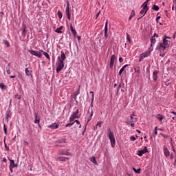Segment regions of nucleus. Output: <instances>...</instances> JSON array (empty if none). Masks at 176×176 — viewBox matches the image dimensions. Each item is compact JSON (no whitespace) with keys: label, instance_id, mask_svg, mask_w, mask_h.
<instances>
[{"label":"nucleus","instance_id":"obj_60","mask_svg":"<svg viewBox=\"0 0 176 176\" xmlns=\"http://www.w3.org/2000/svg\"><path fill=\"white\" fill-rule=\"evenodd\" d=\"M3 162H4V163H6V162H8V160H6V157L3 158Z\"/></svg>","mask_w":176,"mask_h":176},{"label":"nucleus","instance_id":"obj_28","mask_svg":"<svg viewBox=\"0 0 176 176\" xmlns=\"http://www.w3.org/2000/svg\"><path fill=\"white\" fill-rule=\"evenodd\" d=\"M3 43H4V45H6L7 47H10V43L8 40H3Z\"/></svg>","mask_w":176,"mask_h":176},{"label":"nucleus","instance_id":"obj_30","mask_svg":"<svg viewBox=\"0 0 176 176\" xmlns=\"http://www.w3.org/2000/svg\"><path fill=\"white\" fill-rule=\"evenodd\" d=\"M133 170L136 174H141V168L135 169V168L133 167Z\"/></svg>","mask_w":176,"mask_h":176},{"label":"nucleus","instance_id":"obj_48","mask_svg":"<svg viewBox=\"0 0 176 176\" xmlns=\"http://www.w3.org/2000/svg\"><path fill=\"white\" fill-rule=\"evenodd\" d=\"M4 146H5L6 149H7V151H9V146H8V145H6V142H5V140H4Z\"/></svg>","mask_w":176,"mask_h":176},{"label":"nucleus","instance_id":"obj_22","mask_svg":"<svg viewBox=\"0 0 176 176\" xmlns=\"http://www.w3.org/2000/svg\"><path fill=\"white\" fill-rule=\"evenodd\" d=\"M40 52L43 53V54L46 57V58H47V60H50V56H49V54H47V52L43 50H40Z\"/></svg>","mask_w":176,"mask_h":176},{"label":"nucleus","instance_id":"obj_35","mask_svg":"<svg viewBox=\"0 0 176 176\" xmlns=\"http://www.w3.org/2000/svg\"><path fill=\"white\" fill-rule=\"evenodd\" d=\"M3 130H4V134L6 135H8V128H6V125L3 124Z\"/></svg>","mask_w":176,"mask_h":176},{"label":"nucleus","instance_id":"obj_15","mask_svg":"<svg viewBox=\"0 0 176 176\" xmlns=\"http://www.w3.org/2000/svg\"><path fill=\"white\" fill-rule=\"evenodd\" d=\"M159 74V71L155 70L154 72L153 73V79L156 82L157 80V75Z\"/></svg>","mask_w":176,"mask_h":176},{"label":"nucleus","instance_id":"obj_44","mask_svg":"<svg viewBox=\"0 0 176 176\" xmlns=\"http://www.w3.org/2000/svg\"><path fill=\"white\" fill-rule=\"evenodd\" d=\"M153 50V47L151 46L150 47L148 48L147 52H149V54H151V52Z\"/></svg>","mask_w":176,"mask_h":176},{"label":"nucleus","instance_id":"obj_57","mask_svg":"<svg viewBox=\"0 0 176 176\" xmlns=\"http://www.w3.org/2000/svg\"><path fill=\"white\" fill-rule=\"evenodd\" d=\"M153 36V38H155V36H156V38H159V34L155 33L154 36Z\"/></svg>","mask_w":176,"mask_h":176},{"label":"nucleus","instance_id":"obj_50","mask_svg":"<svg viewBox=\"0 0 176 176\" xmlns=\"http://www.w3.org/2000/svg\"><path fill=\"white\" fill-rule=\"evenodd\" d=\"M73 123H76V124H80V122H79V120H74V122H73Z\"/></svg>","mask_w":176,"mask_h":176},{"label":"nucleus","instance_id":"obj_7","mask_svg":"<svg viewBox=\"0 0 176 176\" xmlns=\"http://www.w3.org/2000/svg\"><path fill=\"white\" fill-rule=\"evenodd\" d=\"M65 14L68 20H71V14L69 13V1L67 2V7L65 9Z\"/></svg>","mask_w":176,"mask_h":176},{"label":"nucleus","instance_id":"obj_16","mask_svg":"<svg viewBox=\"0 0 176 176\" xmlns=\"http://www.w3.org/2000/svg\"><path fill=\"white\" fill-rule=\"evenodd\" d=\"M48 129H52L53 130L58 129V124H57L56 123H53L50 125H48Z\"/></svg>","mask_w":176,"mask_h":176},{"label":"nucleus","instance_id":"obj_17","mask_svg":"<svg viewBox=\"0 0 176 176\" xmlns=\"http://www.w3.org/2000/svg\"><path fill=\"white\" fill-rule=\"evenodd\" d=\"M142 55V58H146V57H149L151 56V54L149 52L146 51L145 52L141 54Z\"/></svg>","mask_w":176,"mask_h":176},{"label":"nucleus","instance_id":"obj_2","mask_svg":"<svg viewBox=\"0 0 176 176\" xmlns=\"http://www.w3.org/2000/svg\"><path fill=\"white\" fill-rule=\"evenodd\" d=\"M107 135L110 140L111 145L112 148H115V144H116V140H115V135H113V132L111 131V128L108 129Z\"/></svg>","mask_w":176,"mask_h":176},{"label":"nucleus","instance_id":"obj_53","mask_svg":"<svg viewBox=\"0 0 176 176\" xmlns=\"http://www.w3.org/2000/svg\"><path fill=\"white\" fill-rule=\"evenodd\" d=\"M124 72V70H123L122 69H120V72H119L120 76V75H122V74H123Z\"/></svg>","mask_w":176,"mask_h":176},{"label":"nucleus","instance_id":"obj_23","mask_svg":"<svg viewBox=\"0 0 176 176\" xmlns=\"http://www.w3.org/2000/svg\"><path fill=\"white\" fill-rule=\"evenodd\" d=\"M25 74L27 75V76H31V78H32V74H31L32 72H30L28 68H26L25 69Z\"/></svg>","mask_w":176,"mask_h":176},{"label":"nucleus","instance_id":"obj_27","mask_svg":"<svg viewBox=\"0 0 176 176\" xmlns=\"http://www.w3.org/2000/svg\"><path fill=\"white\" fill-rule=\"evenodd\" d=\"M162 43L165 45L167 47H168V40L166 39V38H163V42Z\"/></svg>","mask_w":176,"mask_h":176},{"label":"nucleus","instance_id":"obj_61","mask_svg":"<svg viewBox=\"0 0 176 176\" xmlns=\"http://www.w3.org/2000/svg\"><path fill=\"white\" fill-rule=\"evenodd\" d=\"M7 74H8V75H10V69H8L7 70Z\"/></svg>","mask_w":176,"mask_h":176},{"label":"nucleus","instance_id":"obj_42","mask_svg":"<svg viewBox=\"0 0 176 176\" xmlns=\"http://www.w3.org/2000/svg\"><path fill=\"white\" fill-rule=\"evenodd\" d=\"M74 122H70L65 125V127H71V126H74Z\"/></svg>","mask_w":176,"mask_h":176},{"label":"nucleus","instance_id":"obj_40","mask_svg":"<svg viewBox=\"0 0 176 176\" xmlns=\"http://www.w3.org/2000/svg\"><path fill=\"white\" fill-rule=\"evenodd\" d=\"M0 87L2 90H5L6 89V85H3V83H0Z\"/></svg>","mask_w":176,"mask_h":176},{"label":"nucleus","instance_id":"obj_39","mask_svg":"<svg viewBox=\"0 0 176 176\" xmlns=\"http://www.w3.org/2000/svg\"><path fill=\"white\" fill-rule=\"evenodd\" d=\"M58 16L60 19H63V12H61V11H60V10L58 11Z\"/></svg>","mask_w":176,"mask_h":176},{"label":"nucleus","instance_id":"obj_19","mask_svg":"<svg viewBox=\"0 0 176 176\" xmlns=\"http://www.w3.org/2000/svg\"><path fill=\"white\" fill-rule=\"evenodd\" d=\"M66 160H69V158L65 157H58L56 158V160H59V162H65Z\"/></svg>","mask_w":176,"mask_h":176},{"label":"nucleus","instance_id":"obj_45","mask_svg":"<svg viewBox=\"0 0 176 176\" xmlns=\"http://www.w3.org/2000/svg\"><path fill=\"white\" fill-rule=\"evenodd\" d=\"M25 32H27V28L25 25L24 28H23V30L22 32V34H25Z\"/></svg>","mask_w":176,"mask_h":176},{"label":"nucleus","instance_id":"obj_37","mask_svg":"<svg viewBox=\"0 0 176 176\" xmlns=\"http://www.w3.org/2000/svg\"><path fill=\"white\" fill-rule=\"evenodd\" d=\"M143 8H144V9H149V8L148 7V1H146L144 3H143Z\"/></svg>","mask_w":176,"mask_h":176},{"label":"nucleus","instance_id":"obj_25","mask_svg":"<svg viewBox=\"0 0 176 176\" xmlns=\"http://www.w3.org/2000/svg\"><path fill=\"white\" fill-rule=\"evenodd\" d=\"M80 94V85H79L78 90L74 93L75 98H76V96H78V94Z\"/></svg>","mask_w":176,"mask_h":176},{"label":"nucleus","instance_id":"obj_4","mask_svg":"<svg viewBox=\"0 0 176 176\" xmlns=\"http://www.w3.org/2000/svg\"><path fill=\"white\" fill-rule=\"evenodd\" d=\"M10 160V170L11 173H13L14 168H17L19 167V164H15L14 160H11L10 158H8Z\"/></svg>","mask_w":176,"mask_h":176},{"label":"nucleus","instance_id":"obj_18","mask_svg":"<svg viewBox=\"0 0 176 176\" xmlns=\"http://www.w3.org/2000/svg\"><path fill=\"white\" fill-rule=\"evenodd\" d=\"M90 162H91V163L94 164L95 166H98V163L97 162V160H96V157H94V156L91 157Z\"/></svg>","mask_w":176,"mask_h":176},{"label":"nucleus","instance_id":"obj_6","mask_svg":"<svg viewBox=\"0 0 176 176\" xmlns=\"http://www.w3.org/2000/svg\"><path fill=\"white\" fill-rule=\"evenodd\" d=\"M167 46L165 45L163 43H160L159 45H157L156 47V50H158L159 52H164L166 49H167Z\"/></svg>","mask_w":176,"mask_h":176},{"label":"nucleus","instance_id":"obj_8","mask_svg":"<svg viewBox=\"0 0 176 176\" xmlns=\"http://www.w3.org/2000/svg\"><path fill=\"white\" fill-rule=\"evenodd\" d=\"M163 151H164V156H166V157H170V151L168 150L167 146H164Z\"/></svg>","mask_w":176,"mask_h":176},{"label":"nucleus","instance_id":"obj_43","mask_svg":"<svg viewBox=\"0 0 176 176\" xmlns=\"http://www.w3.org/2000/svg\"><path fill=\"white\" fill-rule=\"evenodd\" d=\"M134 16H135V12L134 11V10H133L131 11V13L130 16H131V17H134Z\"/></svg>","mask_w":176,"mask_h":176},{"label":"nucleus","instance_id":"obj_46","mask_svg":"<svg viewBox=\"0 0 176 176\" xmlns=\"http://www.w3.org/2000/svg\"><path fill=\"white\" fill-rule=\"evenodd\" d=\"M94 113V111H93V109H91V112H90V116H91V118H93Z\"/></svg>","mask_w":176,"mask_h":176},{"label":"nucleus","instance_id":"obj_31","mask_svg":"<svg viewBox=\"0 0 176 176\" xmlns=\"http://www.w3.org/2000/svg\"><path fill=\"white\" fill-rule=\"evenodd\" d=\"M157 119L160 120V122H162V120H163V119H164V117H163V116H162L161 114H158L156 116Z\"/></svg>","mask_w":176,"mask_h":176},{"label":"nucleus","instance_id":"obj_1","mask_svg":"<svg viewBox=\"0 0 176 176\" xmlns=\"http://www.w3.org/2000/svg\"><path fill=\"white\" fill-rule=\"evenodd\" d=\"M65 54L61 51L60 56L58 57V63H56V73L58 74L60 71H63L64 68V61H65Z\"/></svg>","mask_w":176,"mask_h":176},{"label":"nucleus","instance_id":"obj_3","mask_svg":"<svg viewBox=\"0 0 176 176\" xmlns=\"http://www.w3.org/2000/svg\"><path fill=\"white\" fill-rule=\"evenodd\" d=\"M80 118V114H79V109H76L74 111L69 118V122H72L75 119H79Z\"/></svg>","mask_w":176,"mask_h":176},{"label":"nucleus","instance_id":"obj_9","mask_svg":"<svg viewBox=\"0 0 176 176\" xmlns=\"http://www.w3.org/2000/svg\"><path fill=\"white\" fill-rule=\"evenodd\" d=\"M146 152H148V148L145 146L144 149L138 151V156H142V155L146 153Z\"/></svg>","mask_w":176,"mask_h":176},{"label":"nucleus","instance_id":"obj_24","mask_svg":"<svg viewBox=\"0 0 176 176\" xmlns=\"http://www.w3.org/2000/svg\"><path fill=\"white\" fill-rule=\"evenodd\" d=\"M63 28H64L63 26H60V28H56L55 32H56L57 34H63V32L61 31Z\"/></svg>","mask_w":176,"mask_h":176},{"label":"nucleus","instance_id":"obj_29","mask_svg":"<svg viewBox=\"0 0 176 176\" xmlns=\"http://www.w3.org/2000/svg\"><path fill=\"white\" fill-rule=\"evenodd\" d=\"M56 144H65V139H60L56 142Z\"/></svg>","mask_w":176,"mask_h":176},{"label":"nucleus","instance_id":"obj_26","mask_svg":"<svg viewBox=\"0 0 176 176\" xmlns=\"http://www.w3.org/2000/svg\"><path fill=\"white\" fill-rule=\"evenodd\" d=\"M151 41V46H152V45L156 43V38H155V37L151 36V38H150Z\"/></svg>","mask_w":176,"mask_h":176},{"label":"nucleus","instance_id":"obj_47","mask_svg":"<svg viewBox=\"0 0 176 176\" xmlns=\"http://www.w3.org/2000/svg\"><path fill=\"white\" fill-rule=\"evenodd\" d=\"M129 65H124L121 69H123V71H124L126 69V68H127V67H129Z\"/></svg>","mask_w":176,"mask_h":176},{"label":"nucleus","instance_id":"obj_34","mask_svg":"<svg viewBox=\"0 0 176 176\" xmlns=\"http://www.w3.org/2000/svg\"><path fill=\"white\" fill-rule=\"evenodd\" d=\"M18 78H19V79H21L23 81L25 80L24 76H23V74H21L20 73H19V74H18Z\"/></svg>","mask_w":176,"mask_h":176},{"label":"nucleus","instance_id":"obj_51","mask_svg":"<svg viewBox=\"0 0 176 176\" xmlns=\"http://www.w3.org/2000/svg\"><path fill=\"white\" fill-rule=\"evenodd\" d=\"M130 140H131V141H135L136 139L134 136H131Z\"/></svg>","mask_w":176,"mask_h":176},{"label":"nucleus","instance_id":"obj_10","mask_svg":"<svg viewBox=\"0 0 176 176\" xmlns=\"http://www.w3.org/2000/svg\"><path fill=\"white\" fill-rule=\"evenodd\" d=\"M34 117H35V120H34V123L35 124H38L39 126V123L41 122V117H39V116L38 115V113H34Z\"/></svg>","mask_w":176,"mask_h":176},{"label":"nucleus","instance_id":"obj_13","mask_svg":"<svg viewBox=\"0 0 176 176\" xmlns=\"http://www.w3.org/2000/svg\"><path fill=\"white\" fill-rule=\"evenodd\" d=\"M104 38H108V19L106 20L104 26Z\"/></svg>","mask_w":176,"mask_h":176},{"label":"nucleus","instance_id":"obj_5","mask_svg":"<svg viewBox=\"0 0 176 176\" xmlns=\"http://www.w3.org/2000/svg\"><path fill=\"white\" fill-rule=\"evenodd\" d=\"M28 52L32 54V56H36V57H38V58H41L42 57V52L41 51H34L32 50H29Z\"/></svg>","mask_w":176,"mask_h":176},{"label":"nucleus","instance_id":"obj_14","mask_svg":"<svg viewBox=\"0 0 176 176\" xmlns=\"http://www.w3.org/2000/svg\"><path fill=\"white\" fill-rule=\"evenodd\" d=\"M12 116V112L10 111V109H8L6 112V119L7 122H9V118Z\"/></svg>","mask_w":176,"mask_h":176},{"label":"nucleus","instance_id":"obj_56","mask_svg":"<svg viewBox=\"0 0 176 176\" xmlns=\"http://www.w3.org/2000/svg\"><path fill=\"white\" fill-rule=\"evenodd\" d=\"M100 13H101V11H99V12L96 14V19H98V16H100Z\"/></svg>","mask_w":176,"mask_h":176},{"label":"nucleus","instance_id":"obj_58","mask_svg":"<svg viewBox=\"0 0 176 176\" xmlns=\"http://www.w3.org/2000/svg\"><path fill=\"white\" fill-rule=\"evenodd\" d=\"M119 61H120V63H123V61H124L123 58H120Z\"/></svg>","mask_w":176,"mask_h":176},{"label":"nucleus","instance_id":"obj_55","mask_svg":"<svg viewBox=\"0 0 176 176\" xmlns=\"http://www.w3.org/2000/svg\"><path fill=\"white\" fill-rule=\"evenodd\" d=\"M92 118H93V117H91L89 116V118H88V120H87V123H89V122H90V120H91Z\"/></svg>","mask_w":176,"mask_h":176},{"label":"nucleus","instance_id":"obj_12","mask_svg":"<svg viewBox=\"0 0 176 176\" xmlns=\"http://www.w3.org/2000/svg\"><path fill=\"white\" fill-rule=\"evenodd\" d=\"M115 58L116 56L115 55H112L110 58V68H113V64H115Z\"/></svg>","mask_w":176,"mask_h":176},{"label":"nucleus","instance_id":"obj_11","mask_svg":"<svg viewBox=\"0 0 176 176\" xmlns=\"http://www.w3.org/2000/svg\"><path fill=\"white\" fill-rule=\"evenodd\" d=\"M59 155H65V156H72V153H69L64 150H60L59 151Z\"/></svg>","mask_w":176,"mask_h":176},{"label":"nucleus","instance_id":"obj_63","mask_svg":"<svg viewBox=\"0 0 176 176\" xmlns=\"http://www.w3.org/2000/svg\"><path fill=\"white\" fill-rule=\"evenodd\" d=\"M164 38H166V39H171V37L167 36H164Z\"/></svg>","mask_w":176,"mask_h":176},{"label":"nucleus","instance_id":"obj_59","mask_svg":"<svg viewBox=\"0 0 176 176\" xmlns=\"http://www.w3.org/2000/svg\"><path fill=\"white\" fill-rule=\"evenodd\" d=\"M159 20H160V16H157L156 18L157 23H159Z\"/></svg>","mask_w":176,"mask_h":176},{"label":"nucleus","instance_id":"obj_54","mask_svg":"<svg viewBox=\"0 0 176 176\" xmlns=\"http://www.w3.org/2000/svg\"><path fill=\"white\" fill-rule=\"evenodd\" d=\"M142 55L140 54V59H139V62L141 63L142 61V60L144 58H142Z\"/></svg>","mask_w":176,"mask_h":176},{"label":"nucleus","instance_id":"obj_49","mask_svg":"<svg viewBox=\"0 0 176 176\" xmlns=\"http://www.w3.org/2000/svg\"><path fill=\"white\" fill-rule=\"evenodd\" d=\"M160 134L162 135V137H164V138H166V139L168 138V136L166 134H163V133H160Z\"/></svg>","mask_w":176,"mask_h":176},{"label":"nucleus","instance_id":"obj_62","mask_svg":"<svg viewBox=\"0 0 176 176\" xmlns=\"http://www.w3.org/2000/svg\"><path fill=\"white\" fill-rule=\"evenodd\" d=\"M153 135H154V137L157 135V131H155Z\"/></svg>","mask_w":176,"mask_h":176},{"label":"nucleus","instance_id":"obj_41","mask_svg":"<svg viewBox=\"0 0 176 176\" xmlns=\"http://www.w3.org/2000/svg\"><path fill=\"white\" fill-rule=\"evenodd\" d=\"M15 98H17L18 100H21V95H19V94H16Z\"/></svg>","mask_w":176,"mask_h":176},{"label":"nucleus","instance_id":"obj_32","mask_svg":"<svg viewBox=\"0 0 176 176\" xmlns=\"http://www.w3.org/2000/svg\"><path fill=\"white\" fill-rule=\"evenodd\" d=\"M90 93L92 94V101L91 102L89 109H90V108H93V100H94V93L93 91H91Z\"/></svg>","mask_w":176,"mask_h":176},{"label":"nucleus","instance_id":"obj_33","mask_svg":"<svg viewBox=\"0 0 176 176\" xmlns=\"http://www.w3.org/2000/svg\"><path fill=\"white\" fill-rule=\"evenodd\" d=\"M133 116H135V114H134V113L131 115V120H133L132 122H137V118H134Z\"/></svg>","mask_w":176,"mask_h":176},{"label":"nucleus","instance_id":"obj_52","mask_svg":"<svg viewBox=\"0 0 176 176\" xmlns=\"http://www.w3.org/2000/svg\"><path fill=\"white\" fill-rule=\"evenodd\" d=\"M101 123H102V122H97V124H96V127H98V126H99V127H101Z\"/></svg>","mask_w":176,"mask_h":176},{"label":"nucleus","instance_id":"obj_21","mask_svg":"<svg viewBox=\"0 0 176 176\" xmlns=\"http://www.w3.org/2000/svg\"><path fill=\"white\" fill-rule=\"evenodd\" d=\"M148 10H149V8H145L144 7H143L142 10H141L140 11V14H144V16H145V14H146V12H148Z\"/></svg>","mask_w":176,"mask_h":176},{"label":"nucleus","instance_id":"obj_38","mask_svg":"<svg viewBox=\"0 0 176 176\" xmlns=\"http://www.w3.org/2000/svg\"><path fill=\"white\" fill-rule=\"evenodd\" d=\"M126 39L129 41V43H131V37L129 34V33H126Z\"/></svg>","mask_w":176,"mask_h":176},{"label":"nucleus","instance_id":"obj_20","mask_svg":"<svg viewBox=\"0 0 176 176\" xmlns=\"http://www.w3.org/2000/svg\"><path fill=\"white\" fill-rule=\"evenodd\" d=\"M70 30L74 36H76L78 32H76V30L74 28V26H72V24L70 25Z\"/></svg>","mask_w":176,"mask_h":176},{"label":"nucleus","instance_id":"obj_64","mask_svg":"<svg viewBox=\"0 0 176 176\" xmlns=\"http://www.w3.org/2000/svg\"><path fill=\"white\" fill-rule=\"evenodd\" d=\"M135 124H134V123H131V127H135Z\"/></svg>","mask_w":176,"mask_h":176},{"label":"nucleus","instance_id":"obj_36","mask_svg":"<svg viewBox=\"0 0 176 176\" xmlns=\"http://www.w3.org/2000/svg\"><path fill=\"white\" fill-rule=\"evenodd\" d=\"M152 9L153 10H155V12H157V10H159V7L156 5H153Z\"/></svg>","mask_w":176,"mask_h":176}]
</instances>
